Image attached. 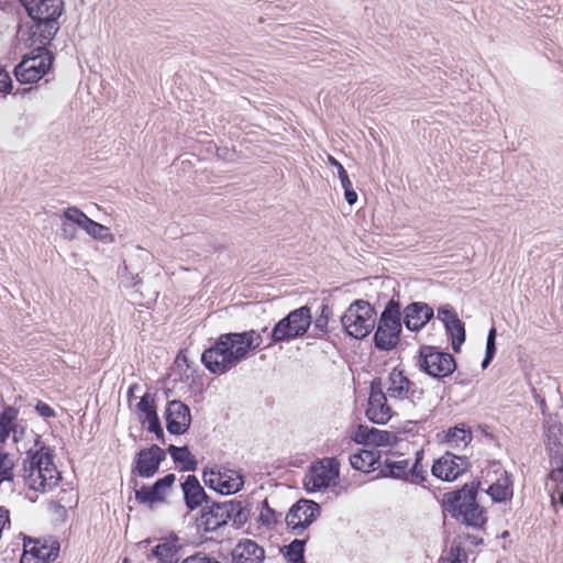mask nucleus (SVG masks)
I'll use <instances>...</instances> for the list:
<instances>
[{"label":"nucleus","mask_w":563,"mask_h":563,"mask_svg":"<svg viewBox=\"0 0 563 563\" xmlns=\"http://www.w3.org/2000/svg\"><path fill=\"white\" fill-rule=\"evenodd\" d=\"M262 343L263 338L255 330L224 333L218 338L213 346L202 353L201 361L211 373L224 374Z\"/></svg>","instance_id":"nucleus-1"},{"label":"nucleus","mask_w":563,"mask_h":563,"mask_svg":"<svg viewBox=\"0 0 563 563\" xmlns=\"http://www.w3.org/2000/svg\"><path fill=\"white\" fill-rule=\"evenodd\" d=\"M33 21L30 29L32 44L48 45L57 34L59 18L64 12L63 0H18Z\"/></svg>","instance_id":"nucleus-2"},{"label":"nucleus","mask_w":563,"mask_h":563,"mask_svg":"<svg viewBox=\"0 0 563 563\" xmlns=\"http://www.w3.org/2000/svg\"><path fill=\"white\" fill-rule=\"evenodd\" d=\"M22 477L24 485L34 492L46 494L62 479L60 472L53 461V454L44 445L35 452L27 451L23 462Z\"/></svg>","instance_id":"nucleus-3"},{"label":"nucleus","mask_w":563,"mask_h":563,"mask_svg":"<svg viewBox=\"0 0 563 563\" xmlns=\"http://www.w3.org/2000/svg\"><path fill=\"white\" fill-rule=\"evenodd\" d=\"M477 489L474 484L464 485L457 492L448 494L446 510L453 518L473 528H481L486 522L484 508L476 500Z\"/></svg>","instance_id":"nucleus-4"},{"label":"nucleus","mask_w":563,"mask_h":563,"mask_svg":"<svg viewBox=\"0 0 563 563\" xmlns=\"http://www.w3.org/2000/svg\"><path fill=\"white\" fill-rule=\"evenodd\" d=\"M375 316V309L369 302L358 299L347 307L341 317V323L350 336L361 340L373 331L376 322Z\"/></svg>","instance_id":"nucleus-5"},{"label":"nucleus","mask_w":563,"mask_h":563,"mask_svg":"<svg viewBox=\"0 0 563 563\" xmlns=\"http://www.w3.org/2000/svg\"><path fill=\"white\" fill-rule=\"evenodd\" d=\"M31 54L25 55L15 66L14 75L21 84H33L46 75L53 63V55L46 48L47 45L36 44Z\"/></svg>","instance_id":"nucleus-6"},{"label":"nucleus","mask_w":563,"mask_h":563,"mask_svg":"<svg viewBox=\"0 0 563 563\" xmlns=\"http://www.w3.org/2000/svg\"><path fill=\"white\" fill-rule=\"evenodd\" d=\"M380 389L387 395L390 401L408 402L415 405L423 396V390L418 388L402 371L394 368L386 377H377Z\"/></svg>","instance_id":"nucleus-7"},{"label":"nucleus","mask_w":563,"mask_h":563,"mask_svg":"<svg viewBox=\"0 0 563 563\" xmlns=\"http://www.w3.org/2000/svg\"><path fill=\"white\" fill-rule=\"evenodd\" d=\"M400 305L390 300L380 314L378 327L374 335L375 346L380 351H389L399 342L401 332Z\"/></svg>","instance_id":"nucleus-8"},{"label":"nucleus","mask_w":563,"mask_h":563,"mask_svg":"<svg viewBox=\"0 0 563 563\" xmlns=\"http://www.w3.org/2000/svg\"><path fill=\"white\" fill-rule=\"evenodd\" d=\"M249 510L240 500H225L213 503L207 511H203L202 519L207 530H216L232 520L235 525H242L247 520Z\"/></svg>","instance_id":"nucleus-9"},{"label":"nucleus","mask_w":563,"mask_h":563,"mask_svg":"<svg viewBox=\"0 0 563 563\" xmlns=\"http://www.w3.org/2000/svg\"><path fill=\"white\" fill-rule=\"evenodd\" d=\"M312 321L310 309L306 306L289 312L279 320L272 330V342L291 341L302 336L309 329Z\"/></svg>","instance_id":"nucleus-10"},{"label":"nucleus","mask_w":563,"mask_h":563,"mask_svg":"<svg viewBox=\"0 0 563 563\" xmlns=\"http://www.w3.org/2000/svg\"><path fill=\"white\" fill-rule=\"evenodd\" d=\"M418 364L421 371L437 378L446 377L454 372L456 363L450 353L440 352L432 346H422Z\"/></svg>","instance_id":"nucleus-11"},{"label":"nucleus","mask_w":563,"mask_h":563,"mask_svg":"<svg viewBox=\"0 0 563 563\" xmlns=\"http://www.w3.org/2000/svg\"><path fill=\"white\" fill-rule=\"evenodd\" d=\"M176 476L170 473L157 479L153 485H134L135 500L151 510L164 504L172 492Z\"/></svg>","instance_id":"nucleus-12"},{"label":"nucleus","mask_w":563,"mask_h":563,"mask_svg":"<svg viewBox=\"0 0 563 563\" xmlns=\"http://www.w3.org/2000/svg\"><path fill=\"white\" fill-rule=\"evenodd\" d=\"M59 553V543L55 540L23 538V554L20 563H51Z\"/></svg>","instance_id":"nucleus-13"},{"label":"nucleus","mask_w":563,"mask_h":563,"mask_svg":"<svg viewBox=\"0 0 563 563\" xmlns=\"http://www.w3.org/2000/svg\"><path fill=\"white\" fill-rule=\"evenodd\" d=\"M205 484L222 495L239 492L244 482L242 475L234 470H210L203 472Z\"/></svg>","instance_id":"nucleus-14"},{"label":"nucleus","mask_w":563,"mask_h":563,"mask_svg":"<svg viewBox=\"0 0 563 563\" xmlns=\"http://www.w3.org/2000/svg\"><path fill=\"white\" fill-rule=\"evenodd\" d=\"M387 395L379 387V379L371 383V393L367 401L366 417L377 424L387 423L394 415Z\"/></svg>","instance_id":"nucleus-15"},{"label":"nucleus","mask_w":563,"mask_h":563,"mask_svg":"<svg viewBox=\"0 0 563 563\" xmlns=\"http://www.w3.org/2000/svg\"><path fill=\"white\" fill-rule=\"evenodd\" d=\"M319 505L312 500L300 499L289 509L285 521L289 529L300 534L319 515Z\"/></svg>","instance_id":"nucleus-16"},{"label":"nucleus","mask_w":563,"mask_h":563,"mask_svg":"<svg viewBox=\"0 0 563 563\" xmlns=\"http://www.w3.org/2000/svg\"><path fill=\"white\" fill-rule=\"evenodd\" d=\"M339 477V466L335 460L325 459L311 467L305 486L309 492L328 488Z\"/></svg>","instance_id":"nucleus-17"},{"label":"nucleus","mask_w":563,"mask_h":563,"mask_svg":"<svg viewBox=\"0 0 563 563\" xmlns=\"http://www.w3.org/2000/svg\"><path fill=\"white\" fill-rule=\"evenodd\" d=\"M468 466L466 456L446 452L433 463L431 471L433 476L452 482L462 475Z\"/></svg>","instance_id":"nucleus-18"},{"label":"nucleus","mask_w":563,"mask_h":563,"mask_svg":"<svg viewBox=\"0 0 563 563\" xmlns=\"http://www.w3.org/2000/svg\"><path fill=\"white\" fill-rule=\"evenodd\" d=\"M165 457L166 452L158 445L153 444L148 449H143L136 454L132 472L140 477H152L157 473L159 465Z\"/></svg>","instance_id":"nucleus-19"},{"label":"nucleus","mask_w":563,"mask_h":563,"mask_svg":"<svg viewBox=\"0 0 563 563\" xmlns=\"http://www.w3.org/2000/svg\"><path fill=\"white\" fill-rule=\"evenodd\" d=\"M165 416L167 431L172 434H184L190 427V409L179 400H172L168 402Z\"/></svg>","instance_id":"nucleus-20"},{"label":"nucleus","mask_w":563,"mask_h":563,"mask_svg":"<svg viewBox=\"0 0 563 563\" xmlns=\"http://www.w3.org/2000/svg\"><path fill=\"white\" fill-rule=\"evenodd\" d=\"M543 430L550 461L555 456H563V424L550 417L544 421Z\"/></svg>","instance_id":"nucleus-21"},{"label":"nucleus","mask_w":563,"mask_h":563,"mask_svg":"<svg viewBox=\"0 0 563 563\" xmlns=\"http://www.w3.org/2000/svg\"><path fill=\"white\" fill-rule=\"evenodd\" d=\"M354 440L365 445L388 446L395 442L396 437L389 431L361 424L354 434Z\"/></svg>","instance_id":"nucleus-22"},{"label":"nucleus","mask_w":563,"mask_h":563,"mask_svg":"<svg viewBox=\"0 0 563 563\" xmlns=\"http://www.w3.org/2000/svg\"><path fill=\"white\" fill-rule=\"evenodd\" d=\"M433 317V309L423 302H412L404 310V323L411 331L420 330Z\"/></svg>","instance_id":"nucleus-23"},{"label":"nucleus","mask_w":563,"mask_h":563,"mask_svg":"<svg viewBox=\"0 0 563 563\" xmlns=\"http://www.w3.org/2000/svg\"><path fill=\"white\" fill-rule=\"evenodd\" d=\"M232 563H263L265 551L253 540L239 542L232 550Z\"/></svg>","instance_id":"nucleus-24"},{"label":"nucleus","mask_w":563,"mask_h":563,"mask_svg":"<svg viewBox=\"0 0 563 563\" xmlns=\"http://www.w3.org/2000/svg\"><path fill=\"white\" fill-rule=\"evenodd\" d=\"M181 489L185 504L190 510H195L203 501H207V494L195 475L187 476L186 481L181 484Z\"/></svg>","instance_id":"nucleus-25"},{"label":"nucleus","mask_w":563,"mask_h":563,"mask_svg":"<svg viewBox=\"0 0 563 563\" xmlns=\"http://www.w3.org/2000/svg\"><path fill=\"white\" fill-rule=\"evenodd\" d=\"M551 471L549 474L551 486V498L553 503L563 505V455L555 456L550 461Z\"/></svg>","instance_id":"nucleus-26"},{"label":"nucleus","mask_w":563,"mask_h":563,"mask_svg":"<svg viewBox=\"0 0 563 563\" xmlns=\"http://www.w3.org/2000/svg\"><path fill=\"white\" fill-rule=\"evenodd\" d=\"M512 479L511 475L507 471H504L497 481L487 489V494L492 497L493 501L496 503H503L510 499L512 497Z\"/></svg>","instance_id":"nucleus-27"},{"label":"nucleus","mask_w":563,"mask_h":563,"mask_svg":"<svg viewBox=\"0 0 563 563\" xmlns=\"http://www.w3.org/2000/svg\"><path fill=\"white\" fill-rule=\"evenodd\" d=\"M472 432L464 424L449 428L444 435V443L451 449L466 448L472 441Z\"/></svg>","instance_id":"nucleus-28"},{"label":"nucleus","mask_w":563,"mask_h":563,"mask_svg":"<svg viewBox=\"0 0 563 563\" xmlns=\"http://www.w3.org/2000/svg\"><path fill=\"white\" fill-rule=\"evenodd\" d=\"M378 452L374 450H361L350 456V463L353 468L362 472L375 470L374 465L378 463Z\"/></svg>","instance_id":"nucleus-29"},{"label":"nucleus","mask_w":563,"mask_h":563,"mask_svg":"<svg viewBox=\"0 0 563 563\" xmlns=\"http://www.w3.org/2000/svg\"><path fill=\"white\" fill-rule=\"evenodd\" d=\"M328 163L338 169V176L344 189V198L346 202L351 206L354 205L357 201V194L353 189L352 181L349 178L346 170L342 164L331 155L328 156Z\"/></svg>","instance_id":"nucleus-30"},{"label":"nucleus","mask_w":563,"mask_h":563,"mask_svg":"<svg viewBox=\"0 0 563 563\" xmlns=\"http://www.w3.org/2000/svg\"><path fill=\"white\" fill-rule=\"evenodd\" d=\"M175 463L183 464L184 471H195L197 461L187 446H176L170 444L167 449Z\"/></svg>","instance_id":"nucleus-31"},{"label":"nucleus","mask_w":563,"mask_h":563,"mask_svg":"<svg viewBox=\"0 0 563 563\" xmlns=\"http://www.w3.org/2000/svg\"><path fill=\"white\" fill-rule=\"evenodd\" d=\"M409 461L406 459L385 460L382 473L394 478L408 479Z\"/></svg>","instance_id":"nucleus-32"},{"label":"nucleus","mask_w":563,"mask_h":563,"mask_svg":"<svg viewBox=\"0 0 563 563\" xmlns=\"http://www.w3.org/2000/svg\"><path fill=\"white\" fill-rule=\"evenodd\" d=\"M136 413L139 417V420L142 423H145V420L151 419L152 417L156 416V407L154 404V395L146 393L143 395L140 399V401L136 405Z\"/></svg>","instance_id":"nucleus-33"},{"label":"nucleus","mask_w":563,"mask_h":563,"mask_svg":"<svg viewBox=\"0 0 563 563\" xmlns=\"http://www.w3.org/2000/svg\"><path fill=\"white\" fill-rule=\"evenodd\" d=\"M448 334L452 339V349L454 352H459L461 345L465 341V328L463 322L459 319L453 320L452 323H446L444 325Z\"/></svg>","instance_id":"nucleus-34"},{"label":"nucleus","mask_w":563,"mask_h":563,"mask_svg":"<svg viewBox=\"0 0 563 563\" xmlns=\"http://www.w3.org/2000/svg\"><path fill=\"white\" fill-rule=\"evenodd\" d=\"M18 411L12 407H5L0 415V442H5L13 430V422L16 420Z\"/></svg>","instance_id":"nucleus-35"},{"label":"nucleus","mask_w":563,"mask_h":563,"mask_svg":"<svg viewBox=\"0 0 563 563\" xmlns=\"http://www.w3.org/2000/svg\"><path fill=\"white\" fill-rule=\"evenodd\" d=\"M88 235L104 243H113L114 236L109 228L90 219L84 229Z\"/></svg>","instance_id":"nucleus-36"},{"label":"nucleus","mask_w":563,"mask_h":563,"mask_svg":"<svg viewBox=\"0 0 563 563\" xmlns=\"http://www.w3.org/2000/svg\"><path fill=\"white\" fill-rule=\"evenodd\" d=\"M177 539L158 543L153 549V555L159 561H173L177 553Z\"/></svg>","instance_id":"nucleus-37"},{"label":"nucleus","mask_w":563,"mask_h":563,"mask_svg":"<svg viewBox=\"0 0 563 563\" xmlns=\"http://www.w3.org/2000/svg\"><path fill=\"white\" fill-rule=\"evenodd\" d=\"M305 541L295 539L286 547L285 556L288 563H305Z\"/></svg>","instance_id":"nucleus-38"},{"label":"nucleus","mask_w":563,"mask_h":563,"mask_svg":"<svg viewBox=\"0 0 563 563\" xmlns=\"http://www.w3.org/2000/svg\"><path fill=\"white\" fill-rule=\"evenodd\" d=\"M63 218L71 223L74 227L75 224L81 228L82 230L87 225L88 221L90 220L89 217H87L79 208L77 207H68L65 209L63 213Z\"/></svg>","instance_id":"nucleus-39"},{"label":"nucleus","mask_w":563,"mask_h":563,"mask_svg":"<svg viewBox=\"0 0 563 563\" xmlns=\"http://www.w3.org/2000/svg\"><path fill=\"white\" fill-rule=\"evenodd\" d=\"M13 470H14L13 456L8 453L0 452V484L5 481L13 479V476H14Z\"/></svg>","instance_id":"nucleus-40"},{"label":"nucleus","mask_w":563,"mask_h":563,"mask_svg":"<svg viewBox=\"0 0 563 563\" xmlns=\"http://www.w3.org/2000/svg\"><path fill=\"white\" fill-rule=\"evenodd\" d=\"M440 563H467V555L461 543L453 541L448 555Z\"/></svg>","instance_id":"nucleus-41"},{"label":"nucleus","mask_w":563,"mask_h":563,"mask_svg":"<svg viewBox=\"0 0 563 563\" xmlns=\"http://www.w3.org/2000/svg\"><path fill=\"white\" fill-rule=\"evenodd\" d=\"M495 353H496V329L492 328L487 335L486 353H485V357L482 362L483 368H486L489 365Z\"/></svg>","instance_id":"nucleus-42"},{"label":"nucleus","mask_w":563,"mask_h":563,"mask_svg":"<svg viewBox=\"0 0 563 563\" xmlns=\"http://www.w3.org/2000/svg\"><path fill=\"white\" fill-rule=\"evenodd\" d=\"M280 518H282V512H276L274 509H272L268 506L267 500H264V507L261 512V519H262L263 523L269 526L272 523L278 522L280 520Z\"/></svg>","instance_id":"nucleus-43"},{"label":"nucleus","mask_w":563,"mask_h":563,"mask_svg":"<svg viewBox=\"0 0 563 563\" xmlns=\"http://www.w3.org/2000/svg\"><path fill=\"white\" fill-rule=\"evenodd\" d=\"M408 478H410V481L412 483H417V484L422 483L424 481V478H426V471L420 465V457L419 456L416 459L415 464L411 467H409Z\"/></svg>","instance_id":"nucleus-44"},{"label":"nucleus","mask_w":563,"mask_h":563,"mask_svg":"<svg viewBox=\"0 0 563 563\" xmlns=\"http://www.w3.org/2000/svg\"><path fill=\"white\" fill-rule=\"evenodd\" d=\"M438 318L445 325L446 323H452L453 320L459 319L456 311L449 305H443L438 308Z\"/></svg>","instance_id":"nucleus-45"},{"label":"nucleus","mask_w":563,"mask_h":563,"mask_svg":"<svg viewBox=\"0 0 563 563\" xmlns=\"http://www.w3.org/2000/svg\"><path fill=\"white\" fill-rule=\"evenodd\" d=\"M145 422L148 423L147 430L152 433H155L157 439L162 443H165V435H164V431L162 429L158 416L156 415V416L152 417L151 419L145 420Z\"/></svg>","instance_id":"nucleus-46"},{"label":"nucleus","mask_w":563,"mask_h":563,"mask_svg":"<svg viewBox=\"0 0 563 563\" xmlns=\"http://www.w3.org/2000/svg\"><path fill=\"white\" fill-rule=\"evenodd\" d=\"M331 313V310L329 306L322 305L321 306V313L320 316L314 320V327L319 329L320 331H325L329 322V316Z\"/></svg>","instance_id":"nucleus-47"},{"label":"nucleus","mask_w":563,"mask_h":563,"mask_svg":"<svg viewBox=\"0 0 563 563\" xmlns=\"http://www.w3.org/2000/svg\"><path fill=\"white\" fill-rule=\"evenodd\" d=\"M181 563H221L216 558H212L206 553L198 552L194 555L186 558Z\"/></svg>","instance_id":"nucleus-48"},{"label":"nucleus","mask_w":563,"mask_h":563,"mask_svg":"<svg viewBox=\"0 0 563 563\" xmlns=\"http://www.w3.org/2000/svg\"><path fill=\"white\" fill-rule=\"evenodd\" d=\"M60 231H62V238L65 240L73 241L77 236L76 228L66 220L63 221Z\"/></svg>","instance_id":"nucleus-49"},{"label":"nucleus","mask_w":563,"mask_h":563,"mask_svg":"<svg viewBox=\"0 0 563 563\" xmlns=\"http://www.w3.org/2000/svg\"><path fill=\"white\" fill-rule=\"evenodd\" d=\"M12 87V80L9 73L0 68V92H7Z\"/></svg>","instance_id":"nucleus-50"},{"label":"nucleus","mask_w":563,"mask_h":563,"mask_svg":"<svg viewBox=\"0 0 563 563\" xmlns=\"http://www.w3.org/2000/svg\"><path fill=\"white\" fill-rule=\"evenodd\" d=\"M35 410L41 417L51 418L55 416L54 410L45 402L38 401L35 406Z\"/></svg>","instance_id":"nucleus-51"},{"label":"nucleus","mask_w":563,"mask_h":563,"mask_svg":"<svg viewBox=\"0 0 563 563\" xmlns=\"http://www.w3.org/2000/svg\"><path fill=\"white\" fill-rule=\"evenodd\" d=\"M534 399L539 404V407H540L542 413L544 415L547 411V408H548L544 398H541L539 395H534Z\"/></svg>","instance_id":"nucleus-52"},{"label":"nucleus","mask_w":563,"mask_h":563,"mask_svg":"<svg viewBox=\"0 0 563 563\" xmlns=\"http://www.w3.org/2000/svg\"><path fill=\"white\" fill-rule=\"evenodd\" d=\"M137 389H139V385H136V384H133V385H131V386L129 387V390H128V400H129V402H131V401H132V399H133V398H135L134 393H135V390H137Z\"/></svg>","instance_id":"nucleus-53"},{"label":"nucleus","mask_w":563,"mask_h":563,"mask_svg":"<svg viewBox=\"0 0 563 563\" xmlns=\"http://www.w3.org/2000/svg\"><path fill=\"white\" fill-rule=\"evenodd\" d=\"M466 539L470 541L471 544L477 545L483 542L482 539H478L476 537H472L470 534L466 536Z\"/></svg>","instance_id":"nucleus-54"},{"label":"nucleus","mask_w":563,"mask_h":563,"mask_svg":"<svg viewBox=\"0 0 563 563\" xmlns=\"http://www.w3.org/2000/svg\"><path fill=\"white\" fill-rule=\"evenodd\" d=\"M9 7H10L9 1H7V0H0V9H1L2 11L8 10V8H9Z\"/></svg>","instance_id":"nucleus-55"}]
</instances>
